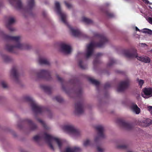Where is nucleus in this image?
<instances>
[{"label": "nucleus", "instance_id": "f257e3e1", "mask_svg": "<svg viewBox=\"0 0 152 152\" xmlns=\"http://www.w3.org/2000/svg\"><path fill=\"white\" fill-rule=\"evenodd\" d=\"M3 37L5 40L12 41L14 43L13 45L10 44L6 45V49L10 52L16 53V49L28 50L31 48V46L28 44L21 43L20 42V37L19 36H11L4 35Z\"/></svg>", "mask_w": 152, "mask_h": 152}, {"label": "nucleus", "instance_id": "f03ea898", "mask_svg": "<svg viewBox=\"0 0 152 152\" xmlns=\"http://www.w3.org/2000/svg\"><path fill=\"white\" fill-rule=\"evenodd\" d=\"M94 35V37L99 40V41L98 42H91L87 45V51L86 54L87 58H88L92 55L94 47L102 48L108 41L107 38L103 34L95 33Z\"/></svg>", "mask_w": 152, "mask_h": 152}, {"label": "nucleus", "instance_id": "7ed1b4c3", "mask_svg": "<svg viewBox=\"0 0 152 152\" xmlns=\"http://www.w3.org/2000/svg\"><path fill=\"white\" fill-rule=\"evenodd\" d=\"M9 3L15 8L21 10L23 12L31 11L35 6L34 0H27L26 4L24 6L21 0H8Z\"/></svg>", "mask_w": 152, "mask_h": 152}, {"label": "nucleus", "instance_id": "20e7f679", "mask_svg": "<svg viewBox=\"0 0 152 152\" xmlns=\"http://www.w3.org/2000/svg\"><path fill=\"white\" fill-rule=\"evenodd\" d=\"M136 50L133 49L132 50H127L125 51L124 54L127 58H136L138 60L145 63H149L151 61L150 58L147 56H139L136 52Z\"/></svg>", "mask_w": 152, "mask_h": 152}, {"label": "nucleus", "instance_id": "39448f33", "mask_svg": "<svg viewBox=\"0 0 152 152\" xmlns=\"http://www.w3.org/2000/svg\"><path fill=\"white\" fill-rule=\"evenodd\" d=\"M44 138L46 140V142L51 150L53 151L54 150V147L52 145L53 142L54 141L56 142L59 148L60 149L61 148L62 146V143L60 140L58 138L48 134L46 133L44 134Z\"/></svg>", "mask_w": 152, "mask_h": 152}, {"label": "nucleus", "instance_id": "423d86ee", "mask_svg": "<svg viewBox=\"0 0 152 152\" xmlns=\"http://www.w3.org/2000/svg\"><path fill=\"white\" fill-rule=\"evenodd\" d=\"M23 102H28L29 104L28 105L32 111L36 116L38 113V106L34 99L29 96H23Z\"/></svg>", "mask_w": 152, "mask_h": 152}, {"label": "nucleus", "instance_id": "0eeeda50", "mask_svg": "<svg viewBox=\"0 0 152 152\" xmlns=\"http://www.w3.org/2000/svg\"><path fill=\"white\" fill-rule=\"evenodd\" d=\"M55 7L58 14L61 17L62 21L65 24H67V22L66 20V15L64 13L61 11L59 3L58 2H56L55 3Z\"/></svg>", "mask_w": 152, "mask_h": 152}, {"label": "nucleus", "instance_id": "6e6552de", "mask_svg": "<svg viewBox=\"0 0 152 152\" xmlns=\"http://www.w3.org/2000/svg\"><path fill=\"white\" fill-rule=\"evenodd\" d=\"M70 29V30L72 32V35L75 37H80L82 36L84 38H87V36L85 34H83L78 29H75L72 27L67 22V24H65Z\"/></svg>", "mask_w": 152, "mask_h": 152}, {"label": "nucleus", "instance_id": "1a4fd4ad", "mask_svg": "<svg viewBox=\"0 0 152 152\" xmlns=\"http://www.w3.org/2000/svg\"><path fill=\"white\" fill-rule=\"evenodd\" d=\"M63 129L70 133L75 135L76 136L79 135L80 134L79 130L76 129L72 125H66L64 126Z\"/></svg>", "mask_w": 152, "mask_h": 152}, {"label": "nucleus", "instance_id": "9d476101", "mask_svg": "<svg viewBox=\"0 0 152 152\" xmlns=\"http://www.w3.org/2000/svg\"><path fill=\"white\" fill-rule=\"evenodd\" d=\"M39 79L40 78L50 80L51 78L50 74L49 72L45 70H41L39 71Z\"/></svg>", "mask_w": 152, "mask_h": 152}, {"label": "nucleus", "instance_id": "9b49d317", "mask_svg": "<svg viewBox=\"0 0 152 152\" xmlns=\"http://www.w3.org/2000/svg\"><path fill=\"white\" fill-rule=\"evenodd\" d=\"M129 82V80L128 79L121 82L117 88V91L122 92L124 91L128 87Z\"/></svg>", "mask_w": 152, "mask_h": 152}, {"label": "nucleus", "instance_id": "f8f14e48", "mask_svg": "<svg viewBox=\"0 0 152 152\" xmlns=\"http://www.w3.org/2000/svg\"><path fill=\"white\" fill-rule=\"evenodd\" d=\"M10 75L14 78V82L16 83H19V75L17 72V68L16 66L12 67L10 72Z\"/></svg>", "mask_w": 152, "mask_h": 152}, {"label": "nucleus", "instance_id": "ddd939ff", "mask_svg": "<svg viewBox=\"0 0 152 152\" xmlns=\"http://www.w3.org/2000/svg\"><path fill=\"white\" fill-rule=\"evenodd\" d=\"M75 113L78 114H81L84 112V106L83 103L81 102H77L75 104Z\"/></svg>", "mask_w": 152, "mask_h": 152}, {"label": "nucleus", "instance_id": "4468645a", "mask_svg": "<svg viewBox=\"0 0 152 152\" xmlns=\"http://www.w3.org/2000/svg\"><path fill=\"white\" fill-rule=\"evenodd\" d=\"M15 19L14 17L10 16L8 17L7 21L6 24V26L7 28L10 31H13L15 30V29L11 27L10 26L15 23Z\"/></svg>", "mask_w": 152, "mask_h": 152}, {"label": "nucleus", "instance_id": "2eb2a0df", "mask_svg": "<svg viewBox=\"0 0 152 152\" xmlns=\"http://www.w3.org/2000/svg\"><path fill=\"white\" fill-rule=\"evenodd\" d=\"M60 47L62 51L66 54H69L71 52L72 48L69 45L62 43L60 45Z\"/></svg>", "mask_w": 152, "mask_h": 152}, {"label": "nucleus", "instance_id": "dca6fc26", "mask_svg": "<svg viewBox=\"0 0 152 152\" xmlns=\"http://www.w3.org/2000/svg\"><path fill=\"white\" fill-rule=\"evenodd\" d=\"M117 122L121 126L128 130L131 129L133 127L131 124L126 122L121 119H118Z\"/></svg>", "mask_w": 152, "mask_h": 152}, {"label": "nucleus", "instance_id": "f3484780", "mask_svg": "<svg viewBox=\"0 0 152 152\" xmlns=\"http://www.w3.org/2000/svg\"><path fill=\"white\" fill-rule=\"evenodd\" d=\"M95 129L98 132V134L99 137L102 138L105 137V135L103 132L104 131V127L102 125H98L95 127Z\"/></svg>", "mask_w": 152, "mask_h": 152}, {"label": "nucleus", "instance_id": "a211bd4d", "mask_svg": "<svg viewBox=\"0 0 152 152\" xmlns=\"http://www.w3.org/2000/svg\"><path fill=\"white\" fill-rule=\"evenodd\" d=\"M143 91L146 96H142L144 98H148L152 96V88H144L143 89Z\"/></svg>", "mask_w": 152, "mask_h": 152}, {"label": "nucleus", "instance_id": "6ab92c4d", "mask_svg": "<svg viewBox=\"0 0 152 152\" xmlns=\"http://www.w3.org/2000/svg\"><path fill=\"white\" fill-rule=\"evenodd\" d=\"M24 121H25L27 122L29 124L30 130L34 131L37 128V126L33 123L31 120L26 118L25 119Z\"/></svg>", "mask_w": 152, "mask_h": 152}, {"label": "nucleus", "instance_id": "aec40b11", "mask_svg": "<svg viewBox=\"0 0 152 152\" xmlns=\"http://www.w3.org/2000/svg\"><path fill=\"white\" fill-rule=\"evenodd\" d=\"M131 108L132 111L135 112L137 114H138L140 113V109L135 104H132L131 106Z\"/></svg>", "mask_w": 152, "mask_h": 152}, {"label": "nucleus", "instance_id": "412c9836", "mask_svg": "<svg viewBox=\"0 0 152 152\" xmlns=\"http://www.w3.org/2000/svg\"><path fill=\"white\" fill-rule=\"evenodd\" d=\"M31 77L34 80L37 81L38 79V72L35 70L32 71L31 74Z\"/></svg>", "mask_w": 152, "mask_h": 152}, {"label": "nucleus", "instance_id": "4be33fe9", "mask_svg": "<svg viewBox=\"0 0 152 152\" xmlns=\"http://www.w3.org/2000/svg\"><path fill=\"white\" fill-rule=\"evenodd\" d=\"M40 87L46 93L48 94H51V89L50 87L44 85H41Z\"/></svg>", "mask_w": 152, "mask_h": 152}, {"label": "nucleus", "instance_id": "5701e85b", "mask_svg": "<svg viewBox=\"0 0 152 152\" xmlns=\"http://www.w3.org/2000/svg\"><path fill=\"white\" fill-rule=\"evenodd\" d=\"M80 150V148L77 147H75L72 148H67L66 149L65 152H78Z\"/></svg>", "mask_w": 152, "mask_h": 152}, {"label": "nucleus", "instance_id": "b1692460", "mask_svg": "<svg viewBox=\"0 0 152 152\" xmlns=\"http://www.w3.org/2000/svg\"><path fill=\"white\" fill-rule=\"evenodd\" d=\"M88 80L92 84L94 85L96 87H98L99 85V82L93 78L90 77H88Z\"/></svg>", "mask_w": 152, "mask_h": 152}, {"label": "nucleus", "instance_id": "393cba45", "mask_svg": "<svg viewBox=\"0 0 152 152\" xmlns=\"http://www.w3.org/2000/svg\"><path fill=\"white\" fill-rule=\"evenodd\" d=\"M46 111H49V110L47 107L39 105V114Z\"/></svg>", "mask_w": 152, "mask_h": 152}, {"label": "nucleus", "instance_id": "a878e982", "mask_svg": "<svg viewBox=\"0 0 152 152\" xmlns=\"http://www.w3.org/2000/svg\"><path fill=\"white\" fill-rule=\"evenodd\" d=\"M1 56L5 62H8L11 61L12 59L10 57L5 55H2Z\"/></svg>", "mask_w": 152, "mask_h": 152}, {"label": "nucleus", "instance_id": "bb28decb", "mask_svg": "<svg viewBox=\"0 0 152 152\" xmlns=\"http://www.w3.org/2000/svg\"><path fill=\"white\" fill-rule=\"evenodd\" d=\"M39 63L40 64H44L47 65H49L50 64L49 62L45 59H39Z\"/></svg>", "mask_w": 152, "mask_h": 152}, {"label": "nucleus", "instance_id": "cd10ccee", "mask_svg": "<svg viewBox=\"0 0 152 152\" xmlns=\"http://www.w3.org/2000/svg\"><path fill=\"white\" fill-rule=\"evenodd\" d=\"M82 21L87 24H91L93 23V21L85 17L82 18Z\"/></svg>", "mask_w": 152, "mask_h": 152}, {"label": "nucleus", "instance_id": "c85d7f7f", "mask_svg": "<svg viewBox=\"0 0 152 152\" xmlns=\"http://www.w3.org/2000/svg\"><path fill=\"white\" fill-rule=\"evenodd\" d=\"M151 119L149 118H147L144 121L143 125L144 126H147L149 125L151 123Z\"/></svg>", "mask_w": 152, "mask_h": 152}, {"label": "nucleus", "instance_id": "c756f323", "mask_svg": "<svg viewBox=\"0 0 152 152\" xmlns=\"http://www.w3.org/2000/svg\"><path fill=\"white\" fill-rule=\"evenodd\" d=\"M116 62L115 60L113 58H110L109 59V63L107 64V66H110L114 64Z\"/></svg>", "mask_w": 152, "mask_h": 152}, {"label": "nucleus", "instance_id": "7c9ffc66", "mask_svg": "<svg viewBox=\"0 0 152 152\" xmlns=\"http://www.w3.org/2000/svg\"><path fill=\"white\" fill-rule=\"evenodd\" d=\"M76 93L78 96H80L82 94V89L80 88H79L77 89Z\"/></svg>", "mask_w": 152, "mask_h": 152}, {"label": "nucleus", "instance_id": "2f4dec72", "mask_svg": "<svg viewBox=\"0 0 152 152\" xmlns=\"http://www.w3.org/2000/svg\"><path fill=\"white\" fill-rule=\"evenodd\" d=\"M53 99L56 100L59 102H61L63 101V99L62 98L59 96H55L54 98Z\"/></svg>", "mask_w": 152, "mask_h": 152}, {"label": "nucleus", "instance_id": "473e14b6", "mask_svg": "<svg viewBox=\"0 0 152 152\" xmlns=\"http://www.w3.org/2000/svg\"><path fill=\"white\" fill-rule=\"evenodd\" d=\"M83 61L82 60H80L78 62V65L82 69H86V66L82 65Z\"/></svg>", "mask_w": 152, "mask_h": 152}, {"label": "nucleus", "instance_id": "72a5a7b5", "mask_svg": "<svg viewBox=\"0 0 152 152\" xmlns=\"http://www.w3.org/2000/svg\"><path fill=\"white\" fill-rule=\"evenodd\" d=\"M143 32L144 33H147L149 34H152V31L151 30L148 28H144L143 29Z\"/></svg>", "mask_w": 152, "mask_h": 152}, {"label": "nucleus", "instance_id": "f704fd0d", "mask_svg": "<svg viewBox=\"0 0 152 152\" xmlns=\"http://www.w3.org/2000/svg\"><path fill=\"white\" fill-rule=\"evenodd\" d=\"M117 148L118 149H125L127 148V146L125 145H118L117 146Z\"/></svg>", "mask_w": 152, "mask_h": 152}, {"label": "nucleus", "instance_id": "c9c22d12", "mask_svg": "<svg viewBox=\"0 0 152 152\" xmlns=\"http://www.w3.org/2000/svg\"><path fill=\"white\" fill-rule=\"evenodd\" d=\"M1 84L2 86L4 88H7L8 87L7 83L4 81H2L1 82Z\"/></svg>", "mask_w": 152, "mask_h": 152}, {"label": "nucleus", "instance_id": "e433bc0d", "mask_svg": "<svg viewBox=\"0 0 152 152\" xmlns=\"http://www.w3.org/2000/svg\"><path fill=\"white\" fill-rule=\"evenodd\" d=\"M39 123L41 124L43 126L45 129H47V126L45 123V122L39 118Z\"/></svg>", "mask_w": 152, "mask_h": 152}, {"label": "nucleus", "instance_id": "4c0bfd02", "mask_svg": "<svg viewBox=\"0 0 152 152\" xmlns=\"http://www.w3.org/2000/svg\"><path fill=\"white\" fill-rule=\"evenodd\" d=\"M137 80L138 82L139 85L141 87L144 83V81L142 80H140L139 79H137Z\"/></svg>", "mask_w": 152, "mask_h": 152}, {"label": "nucleus", "instance_id": "58836bf2", "mask_svg": "<svg viewBox=\"0 0 152 152\" xmlns=\"http://www.w3.org/2000/svg\"><path fill=\"white\" fill-rule=\"evenodd\" d=\"M100 63L99 61L98 58H96L93 62L94 64V65H96V64H99Z\"/></svg>", "mask_w": 152, "mask_h": 152}, {"label": "nucleus", "instance_id": "ea45409f", "mask_svg": "<svg viewBox=\"0 0 152 152\" xmlns=\"http://www.w3.org/2000/svg\"><path fill=\"white\" fill-rule=\"evenodd\" d=\"M90 144V141L88 140H87L84 142L83 145L85 146H86L89 145Z\"/></svg>", "mask_w": 152, "mask_h": 152}, {"label": "nucleus", "instance_id": "a19ab883", "mask_svg": "<svg viewBox=\"0 0 152 152\" xmlns=\"http://www.w3.org/2000/svg\"><path fill=\"white\" fill-rule=\"evenodd\" d=\"M33 141L37 143L38 142V135L35 136L33 137Z\"/></svg>", "mask_w": 152, "mask_h": 152}, {"label": "nucleus", "instance_id": "79ce46f5", "mask_svg": "<svg viewBox=\"0 0 152 152\" xmlns=\"http://www.w3.org/2000/svg\"><path fill=\"white\" fill-rule=\"evenodd\" d=\"M111 86V84L110 83H105L104 86V88H105L106 89L110 87Z\"/></svg>", "mask_w": 152, "mask_h": 152}, {"label": "nucleus", "instance_id": "37998d69", "mask_svg": "<svg viewBox=\"0 0 152 152\" xmlns=\"http://www.w3.org/2000/svg\"><path fill=\"white\" fill-rule=\"evenodd\" d=\"M64 3H65V4L66 5V7L69 8V9H70V8H71L72 7V5L71 4L69 3H68L66 1H65L64 2Z\"/></svg>", "mask_w": 152, "mask_h": 152}, {"label": "nucleus", "instance_id": "c03bdc74", "mask_svg": "<svg viewBox=\"0 0 152 152\" xmlns=\"http://www.w3.org/2000/svg\"><path fill=\"white\" fill-rule=\"evenodd\" d=\"M57 78L58 81H59L60 83H62L63 82V79L59 76L58 75H57L56 76Z\"/></svg>", "mask_w": 152, "mask_h": 152}, {"label": "nucleus", "instance_id": "a18cd8bd", "mask_svg": "<svg viewBox=\"0 0 152 152\" xmlns=\"http://www.w3.org/2000/svg\"><path fill=\"white\" fill-rule=\"evenodd\" d=\"M106 15L108 17H113L114 16V15L113 13L109 12H106Z\"/></svg>", "mask_w": 152, "mask_h": 152}, {"label": "nucleus", "instance_id": "49530a36", "mask_svg": "<svg viewBox=\"0 0 152 152\" xmlns=\"http://www.w3.org/2000/svg\"><path fill=\"white\" fill-rule=\"evenodd\" d=\"M148 110L152 114V106H149L148 107Z\"/></svg>", "mask_w": 152, "mask_h": 152}, {"label": "nucleus", "instance_id": "de8ad7c7", "mask_svg": "<svg viewBox=\"0 0 152 152\" xmlns=\"http://www.w3.org/2000/svg\"><path fill=\"white\" fill-rule=\"evenodd\" d=\"M97 151L99 152H102L103 150L99 147H97Z\"/></svg>", "mask_w": 152, "mask_h": 152}, {"label": "nucleus", "instance_id": "09e8293b", "mask_svg": "<svg viewBox=\"0 0 152 152\" xmlns=\"http://www.w3.org/2000/svg\"><path fill=\"white\" fill-rule=\"evenodd\" d=\"M148 21L149 23L152 25V18L149 17L148 19Z\"/></svg>", "mask_w": 152, "mask_h": 152}, {"label": "nucleus", "instance_id": "8fccbe9b", "mask_svg": "<svg viewBox=\"0 0 152 152\" xmlns=\"http://www.w3.org/2000/svg\"><path fill=\"white\" fill-rule=\"evenodd\" d=\"M70 82L72 83L73 84H76V80H70Z\"/></svg>", "mask_w": 152, "mask_h": 152}, {"label": "nucleus", "instance_id": "3c124183", "mask_svg": "<svg viewBox=\"0 0 152 152\" xmlns=\"http://www.w3.org/2000/svg\"><path fill=\"white\" fill-rule=\"evenodd\" d=\"M143 2H145L146 4H150L149 1L148 0H142Z\"/></svg>", "mask_w": 152, "mask_h": 152}, {"label": "nucleus", "instance_id": "603ef678", "mask_svg": "<svg viewBox=\"0 0 152 152\" xmlns=\"http://www.w3.org/2000/svg\"><path fill=\"white\" fill-rule=\"evenodd\" d=\"M99 140V137H96L95 139V142H97Z\"/></svg>", "mask_w": 152, "mask_h": 152}, {"label": "nucleus", "instance_id": "864d4df0", "mask_svg": "<svg viewBox=\"0 0 152 152\" xmlns=\"http://www.w3.org/2000/svg\"><path fill=\"white\" fill-rule=\"evenodd\" d=\"M102 54L101 53H97L96 55V56L97 57L98 56H100L101 55H102Z\"/></svg>", "mask_w": 152, "mask_h": 152}, {"label": "nucleus", "instance_id": "5fc2aeb1", "mask_svg": "<svg viewBox=\"0 0 152 152\" xmlns=\"http://www.w3.org/2000/svg\"><path fill=\"white\" fill-rule=\"evenodd\" d=\"M44 16V17H45L46 16V12H44L43 13V14H42Z\"/></svg>", "mask_w": 152, "mask_h": 152}, {"label": "nucleus", "instance_id": "6e6d98bb", "mask_svg": "<svg viewBox=\"0 0 152 152\" xmlns=\"http://www.w3.org/2000/svg\"><path fill=\"white\" fill-rule=\"evenodd\" d=\"M4 99V97L2 96H0V101Z\"/></svg>", "mask_w": 152, "mask_h": 152}, {"label": "nucleus", "instance_id": "4d7b16f0", "mask_svg": "<svg viewBox=\"0 0 152 152\" xmlns=\"http://www.w3.org/2000/svg\"><path fill=\"white\" fill-rule=\"evenodd\" d=\"M142 46V45H143V46H146V44L145 43H141L140 44Z\"/></svg>", "mask_w": 152, "mask_h": 152}, {"label": "nucleus", "instance_id": "13d9d810", "mask_svg": "<svg viewBox=\"0 0 152 152\" xmlns=\"http://www.w3.org/2000/svg\"><path fill=\"white\" fill-rule=\"evenodd\" d=\"M136 31H140V30L139 29H138V28L137 27H136Z\"/></svg>", "mask_w": 152, "mask_h": 152}, {"label": "nucleus", "instance_id": "bf43d9fd", "mask_svg": "<svg viewBox=\"0 0 152 152\" xmlns=\"http://www.w3.org/2000/svg\"><path fill=\"white\" fill-rule=\"evenodd\" d=\"M62 88L63 89V90H64V91H65V88L63 86H62Z\"/></svg>", "mask_w": 152, "mask_h": 152}, {"label": "nucleus", "instance_id": "052dcab7", "mask_svg": "<svg viewBox=\"0 0 152 152\" xmlns=\"http://www.w3.org/2000/svg\"><path fill=\"white\" fill-rule=\"evenodd\" d=\"M34 52H35V53L36 54H37L38 52H37V51H34Z\"/></svg>", "mask_w": 152, "mask_h": 152}, {"label": "nucleus", "instance_id": "680f3d73", "mask_svg": "<svg viewBox=\"0 0 152 152\" xmlns=\"http://www.w3.org/2000/svg\"><path fill=\"white\" fill-rule=\"evenodd\" d=\"M18 127L19 128H21V127L20 126H19V125H18Z\"/></svg>", "mask_w": 152, "mask_h": 152}, {"label": "nucleus", "instance_id": "e2e57ef3", "mask_svg": "<svg viewBox=\"0 0 152 152\" xmlns=\"http://www.w3.org/2000/svg\"><path fill=\"white\" fill-rule=\"evenodd\" d=\"M38 138H39V139H40V137L39 136V137H38Z\"/></svg>", "mask_w": 152, "mask_h": 152}, {"label": "nucleus", "instance_id": "0e129e2a", "mask_svg": "<svg viewBox=\"0 0 152 152\" xmlns=\"http://www.w3.org/2000/svg\"><path fill=\"white\" fill-rule=\"evenodd\" d=\"M36 118L37 120H38V118Z\"/></svg>", "mask_w": 152, "mask_h": 152}]
</instances>
